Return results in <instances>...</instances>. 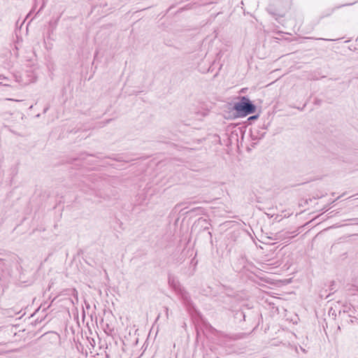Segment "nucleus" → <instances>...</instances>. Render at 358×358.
<instances>
[{"mask_svg":"<svg viewBox=\"0 0 358 358\" xmlns=\"http://www.w3.org/2000/svg\"><path fill=\"white\" fill-rule=\"evenodd\" d=\"M27 77L29 78L27 83H32L35 80V74L34 73V71L31 70L30 72L28 73Z\"/></svg>","mask_w":358,"mask_h":358,"instance_id":"3","label":"nucleus"},{"mask_svg":"<svg viewBox=\"0 0 358 358\" xmlns=\"http://www.w3.org/2000/svg\"><path fill=\"white\" fill-rule=\"evenodd\" d=\"M257 118V116L255 115V116H251L250 117H249V120H255Z\"/></svg>","mask_w":358,"mask_h":358,"instance_id":"4","label":"nucleus"},{"mask_svg":"<svg viewBox=\"0 0 358 358\" xmlns=\"http://www.w3.org/2000/svg\"><path fill=\"white\" fill-rule=\"evenodd\" d=\"M16 27H17V29L15 30V36L17 38V42H16V45H15V48L17 50H18L19 49L18 45H20V40H21V28L22 27V22L20 23V21L18 20L16 22Z\"/></svg>","mask_w":358,"mask_h":358,"instance_id":"2","label":"nucleus"},{"mask_svg":"<svg viewBox=\"0 0 358 358\" xmlns=\"http://www.w3.org/2000/svg\"><path fill=\"white\" fill-rule=\"evenodd\" d=\"M234 110L240 116H246L255 112V106L246 96L241 97L239 102L234 104Z\"/></svg>","mask_w":358,"mask_h":358,"instance_id":"1","label":"nucleus"}]
</instances>
